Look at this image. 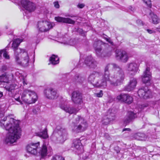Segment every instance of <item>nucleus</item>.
Masks as SVG:
<instances>
[{
    "instance_id": "obj_2",
    "label": "nucleus",
    "mask_w": 160,
    "mask_h": 160,
    "mask_svg": "<svg viewBox=\"0 0 160 160\" xmlns=\"http://www.w3.org/2000/svg\"><path fill=\"white\" fill-rule=\"evenodd\" d=\"M9 118L6 117L3 119L0 120V126L2 128L8 131L9 132L4 140L5 142L7 144L15 142L20 138L21 136V131L19 127L18 121L10 118L9 122L7 123L5 126L4 125L5 122L7 118Z\"/></svg>"
},
{
    "instance_id": "obj_3",
    "label": "nucleus",
    "mask_w": 160,
    "mask_h": 160,
    "mask_svg": "<svg viewBox=\"0 0 160 160\" xmlns=\"http://www.w3.org/2000/svg\"><path fill=\"white\" fill-rule=\"evenodd\" d=\"M39 145V142L35 143H31L27 146V150L29 153L34 155L37 154L38 152L42 157H45L48 153L51 152L52 149L49 148L48 149L47 147L45 144H43L41 148L38 147Z\"/></svg>"
},
{
    "instance_id": "obj_15",
    "label": "nucleus",
    "mask_w": 160,
    "mask_h": 160,
    "mask_svg": "<svg viewBox=\"0 0 160 160\" xmlns=\"http://www.w3.org/2000/svg\"><path fill=\"white\" fill-rule=\"evenodd\" d=\"M21 3L24 8L29 12H33L36 9L35 4L29 1L22 0L21 1Z\"/></svg>"
},
{
    "instance_id": "obj_46",
    "label": "nucleus",
    "mask_w": 160,
    "mask_h": 160,
    "mask_svg": "<svg viewBox=\"0 0 160 160\" xmlns=\"http://www.w3.org/2000/svg\"><path fill=\"white\" fill-rule=\"evenodd\" d=\"M138 25H142V22L140 20H138L136 21Z\"/></svg>"
},
{
    "instance_id": "obj_33",
    "label": "nucleus",
    "mask_w": 160,
    "mask_h": 160,
    "mask_svg": "<svg viewBox=\"0 0 160 160\" xmlns=\"http://www.w3.org/2000/svg\"><path fill=\"white\" fill-rule=\"evenodd\" d=\"M134 138L138 140H144L146 138V136L144 133H138L134 135Z\"/></svg>"
},
{
    "instance_id": "obj_30",
    "label": "nucleus",
    "mask_w": 160,
    "mask_h": 160,
    "mask_svg": "<svg viewBox=\"0 0 160 160\" xmlns=\"http://www.w3.org/2000/svg\"><path fill=\"white\" fill-rule=\"evenodd\" d=\"M96 55L99 57L103 58L108 56L105 51H102V48H98L95 49Z\"/></svg>"
},
{
    "instance_id": "obj_16",
    "label": "nucleus",
    "mask_w": 160,
    "mask_h": 160,
    "mask_svg": "<svg viewBox=\"0 0 160 160\" xmlns=\"http://www.w3.org/2000/svg\"><path fill=\"white\" fill-rule=\"evenodd\" d=\"M116 57L117 59L124 62H126L128 58L126 52L122 50H117L116 51Z\"/></svg>"
},
{
    "instance_id": "obj_31",
    "label": "nucleus",
    "mask_w": 160,
    "mask_h": 160,
    "mask_svg": "<svg viewBox=\"0 0 160 160\" xmlns=\"http://www.w3.org/2000/svg\"><path fill=\"white\" fill-rule=\"evenodd\" d=\"M149 15L152 19V23L154 24H157L159 23L160 19L156 15L154 14L153 12H151L150 13Z\"/></svg>"
},
{
    "instance_id": "obj_8",
    "label": "nucleus",
    "mask_w": 160,
    "mask_h": 160,
    "mask_svg": "<svg viewBox=\"0 0 160 160\" xmlns=\"http://www.w3.org/2000/svg\"><path fill=\"white\" fill-rule=\"evenodd\" d=\"M59 107L61 109L64 110L66 112L70 114H76L79 111L78 108L70 106L67 104V102H62L59 105Z\"/></svg>"
},
{
    "instance_id": "obj_41",
    "label": "nucleus",
    "mask_w": 160,
    "mask_h": 160,
    "mask_svg": "<svg viewBox=\"0 0 160 160\" xmlns=\"http://www.w3.org/2000/svg\"><path fill=\"white\" fill-rule=\"evenodd\" d=\"M148 105L147 104H144L142 105H140L139 106V107L141 109V110H142L144 109L145 108L148 107Z\"/></svg>"
},
{
    "instance_id": "obj_43",
    "label": "nucleus",
    "mask_w": 160,
    "mask_h": 160,
    "mask_svg": "<svg viewBox=\"0 0 160 160\" xmlns=\"http://www.w3.org/2000/svg\"><path fill=\"white\" fill-rule=\"evenodd\" d=\"M54 7L57 8H59V5L58 3V1L55 2H53Z\"/></svg>"
},
{
    "instance_id": "obj_49",
    "label": "nucleus",
    "mask_w": 160,
    "mask_h": 160,
    "mask_svg": "<svg viewBox=\"0 0 160 160\" xmlns=\"http://www.w3.org/2000/svg\"><path fill=\"white\" fill-rule=\"evenodd\" d=\"M15 99L17 101H18L20 104H22V102L20 100L19 97L17 98H15Z\"/></svg>"
},
{
    "instance_id": "obj_37",
    "label": "nucleus",
    "mask_w": 160,
    "mask_h": 160,
    "mask_svg": "<svg viewBox=\"0 0 160 160\" xmlns=\"http://www.w3.org/2000/svg\"><path fill=\"white\" fill-rule=\"evenodd\" d=\"M3 56L6 59H9L10 58V57L8 54V52L6 51V49H3Z\"/></svg>"
},
{
    "instance_id": "obj_28",
    "label": "nucleus",
    "mask_w": 160,
    "mask_h": 160,
    "mask_svg": "<svg viewBox=\"0 0 160 160\" xmlns=\"http://www.w3.org/2000/svg\"><path fill=\"white\" fill-rule=\"evenodd\" d=\"M0 82L8 83L9 82V76L6 73L0 76Z\"/></svg>"
},
{
    "instance_id": "obj_50",
    "label": "nucleus",
    "mask_w": 160,
    "mask_h": 160,
    "mask_svg": "<svg viewBox=\"0 0 160 160\" xmlns=\"http://www.w3.org/2000/svg\"><path fill=\"white\" fill-rule=\"evenodd\" d=\"M129 9L132 11L134 12L135 10L134 8L132 7V6H130L129 8Z\"/></svg>"
},
{
    "instance_id": "obj_42",
    "label": "nucleus",
    "mask_w": 160,
    "mask_h": 160,
    "mask_svg": "<svg viewBox=\"0 0 160 160\" xmlns=\"http://www.w3.org/2000/svg\"><path fill=\"white\" fill-rule=\"evenodd\" d=\"M104 137L107 139L110 140L111 139V138L109 135L107 133H105L104 134Z\"/></svg>"
},
{
    "instance_id": "obj_39",
    "label": "nucleus",
    "mask_w": 160,
    "mask_h": 160,
    "mask_svg": "<svg viewBox=\"0 0 160 160\" xmlns=\"http://www.w3.org/2000/svg\"><path fill=\"white\" fill-rule=\"evenodd\" d=\"M94 95L98 97H102L103 95V91L102 90H101L99 92L95 93Z\"/></svg>"
},
{
    "instance_id": "obj_52",
    "label": "nucleus",
    "mask_w": 160,
    "mask_h": 160,
    "mask_svg": "<svg viewBox=\"0 0 160 160\" xmlns=\"http://www.w3.org/2000/svg\"><path fill=\"white\" fill-rule=\"evenodd\" d=\"M3 52V50H0V59H1L2 58V54Z\"/></svg>"
},
{
    "instance_id": "obj_57",
    "label": "nucleus",
    "mask_w": 160,
    "mask_h": 160,
    "mask_svg": "<svg viewBox=\"0 0 160 160\" xmlns=\"http://www.w3.org/2000/svg\"><path fill=\"white\" fill-rule=\"evenodd\" d=\"M68 16L69 17H72H72H75V16H72V15H68Z\"/></svg>"
},
{
    "instance_id": "obj_29",
    "label": "nucleus",
    "mask_w": 160,
    "mask_h": 160,
    "mask_svg": "<svg viewBox=\"0 0 160 160\" xmlns=\"http://www.w3.org/2000/svg\"><path fill=\"white\" fill-rule=\"evenodd\" d=\"M96 55L99 57L103 58L108 56L105 51H102V48H98L95 49Z\"/></svg>"
},
{
    "instance_id": "obj_7",
    "label": "nucleus",
    "mask_w": 160,
    "mask_h": 160,
    "mask_svg": "<svg viewBox=\"0 0 160 160\" xmlns=\"http://www.w3.org/2000/svg\"><path fill=\"white\" fill-rule=\"evenodd\" d=\"M71 100L75 104L78 106L83 102L82 93L78 91H74L72 93Z\"/></svg>"
},
{
    "instance_id": "obj_44",
    "label": "nucleus",
    "mask_w": 160,
    "mask_h": 160,
    "mask_svg": "<svg viewBox=\"0 0 160 160\" xmlns=\"http://www.w3.org/2000/svg\"><path fill=\"white\" fill-rule=\"evenodd\" d=\"M7 69V67L6 65H3L1 68V70L2 71L4 72L6 71Z\"/></svg>"
},
{
    "instance_id": "obj_25",
    "label": "nucleus",
    "mask_w": 160,
    "mask_h": 160,
    "mask_svg": "<svg viewBox=\"0 0 160 160\" xmlns=\"http://www.w3.org/2000/svg\"><path fill=\"white\" fill-rule=\"evenodd\" d=\"M81 140L79 139L76 138L73 140V147L79 152L78 153L81 152V148H82Z\"/></svg>"
},
{
    "instance_id": "obj_51",
    "label": "nucleus",
    "mask_w": 160,
    "mask_h": 160,
    "mask_svg": "<svg viewBox=\"0 0 160 160\" xmlns=\"http://www.w3.org/2000/svg\"><path fill=\"white\" fill-rule=\"evenodd\" d=\"M130 131L131 129L129 128H124L122 130V132H124V131Z\"/></svg>"
},
{
    "instance_id": "obj_54",
    "label": "nucleus",
    "mask_w": 160,
    "mask_h": 160,
    "mask_svg": "<svg viewBox=\"0 0 160 160\" xmlns=\"http://www.w3.org/2000/svg\"><path fill=\"white\" fill-rule=\"evenodd\" d=\"M157 29L160 32V25L157 28Z\"/></svg>"
},
{
    "instance_id": "obj_6",
    "label": "nucleus",
    "mask_w": 160,
    "mask_h": 160,
    "mask_svg": "<svg viewBox=\"0 0 160 160\" xmlns=\"http://www.w3.org/2000/svg\"><path fill=\"white\" fill-rule=\"evenodd\" d=\"M21 54V60L20 59L18 55L15 56V60L17 63L24 67H27L28 65L29 58L27 51L25 50H23Z\"/></svg>"
},
{
    "instance_id": "obj_11",
    "label": "nucleus",
    "mask_w": 160,
    "mask_h": 160,
    "mask_svg": "<svg viewBox=\"0 0 160 160\" xmlns=\"http://www.w3.org/2000/svg\"><path fill=\"white\" fill-rule=\"evenodd\" d=\"M127 67L128 73L132 76L135 75L138 69V65L136 63L134 62L128 63Z\"/></svg>"
},
{
    "instance_id": "obj_32",
    "label": "nucleus",
    "mask_w": 160,
    "mask_h": 160,
    "mask_svg": "<svg viewBox=\"0 0 160 160\" xmlns=\"http://www.w3.org/2000/svg\"><path fill=\"white\" fill-rule=\"evenodd\" d=\"M36 135L42 138L46 139L48 138L47 133V130L46 128L42 132L36 133Z\"/></svg>"
},
{
    "instance_id": "obj_20",
    "label": "nucleus",
    "mask_w": 160,
    "mask_h": 160,
    "mask_svg": "<svg viewBox=\"0 0 160 160\" xmlns=\"http://www.w3.org/2000/svg\"><path fill=\"white\" fill-rule=\"evenodd\" d=\"M137 117V113L131 111H128L124 119V122L127 124L132 122Z\"/></svg>"
},
{
    "instance_id": "obj_19",
    "label": "nucleus",
    "mask_w": 160,
    "mask_h": 160,
    "mask_svg": "<svg viewBox=\"0 0 160 160\" xmlns=\"http://www.w3.org/2000/svg\"><path fill=\"white\" fill-rule=\"evenodd\" d=\"M138 96L141 98L146 99L149 97L150 91L148 89L142 87L139 89L138 92Z\"/></svg>"
},
{
    "instance_id": "obj_56",
    "label": "nucleus",
    "mask_w": 160,
    "mask_h": 160,
    "mask_svg": "<svg viewBox=\"0 0 160 160\" xmlns=\"http://www.w3.org/2000/svg\"><path fill=\"white\" fill-rule=\"evenodd\" d=\"M22 82L23 83V84L24 85L25 84H27V83L25 81V80H23L22 81Z\"/></svg>"
},
{
    "instance_id": "obj_24",
    "label": "nucleus",
    "mask_w": 160,
    "mask_h": 160,
    "mask_svg": "<svg viewBox=\"0 0 160 160\" xmlns=\"http://www.w3.org/2000/svg\"><path fill=\"white\" fill-rule=\"evenodd\" d=\"M85 80V78L79 73L75 74L72 79L73 82L76 83L82 84Z\"/></svg>"
},
{
    "instance_id": "obj_4",
    "label": "nucleus",
    "mask_w": 160,
    "mask_h": 160,
    "mask_svg": "<svg viewBox=\"0 0 160 160\" xmlns=\"http://www.w3.org/2000/svg\"><path fill=\"white\" fill-rule=\"evenodd\" d=\"M72 124V130L76 133L84 131L88 127V124L86 121L79 116L76 118L74 122H73Z\"/></svg>"
},
{
    "instance_id": "obj_36",
    "label": "nucleus",
    "mask_w": 160,
    "mask_h": 160,
    "mask_svg": "<svg viewBox=\"0 0 160 160\" xmlns=\"http://www.w3.org/2000/svg\"><path fill=\"white\" fill-rule=\"evenodd\" d=\"M52 160H65L64 158L60 155H55L53 156Z\"/></svg>"
},
{
    "instance_id": "obj_13",
    "label": "nucleus",
    "mask_w": 160,
    "mask_h": 160,
    "mask_svg": "<svg viewBox=\"0 0 160 160\" xmlns=\"http://www.w3.org/2000/svg\"><path fill=\"white\" fill-rule=\"evenodd\" d=\"M44 93L46 97L50 99H55L58 96L56 91L52 88L45 89Z\"/></svg>"
},
{
    "instance_id": "obj_45",
    "label": "nucleus",
    "mask_w": 160,
    "mask_h": 160,
    "mask_svg": "<svg viewBox=\"0 0 160 160\" xmlns=\"http://www.w3.org/2000/svg\"><path fill=\"white\" fill-rule=\"evenodd\" d=\"M85 5L83 3H79L77 7L80 8H82L84 7Z\"/></svg>"
},
{
    "instance_id": "obj_27",
    "label": "nucleus",
    "mask_w": 160,
    "mask_h": 160,
    "mask_svg": "<svg viewBox=\"0 0 160 160\" xmlns=\"http://www.w3.org/2000/svg\"><path fill=\"white\" fill-rule=\"evenodd\" d=\"M49 61L52 64L55 65L59 63V58L57 56L53 54L49 58Z\"/></svg>"
},
{
    "instance_id": "obj_23",
    "label": "nucleus",
    "mask_w": 160,
    "mask_h": 160,
    "mask_svg": "<svg viewBox=\"0 0 160 160\" xmlns=\"http://www.w3.org/2000/svg\"><path fill=\"white\" fill-rule=\"evenodd\" d=\"M55 19L58 22L74 24L75 21L69 18L62 17L59 16L56 17Z\"/></svg>"
},
{
    "instance_id": "obj_10",
    "label": "nucleus",
    "mask_w": 160,
    "mask_h": 160,
    "mask_svg": "<svg viewBox=\"0 0 160 160\" xmlns=\"http://www.w3.org/2000/svg\"><path fill=\"white\" fill-rule=\"evenodd\" d=\"M60 135L57 139L60 141L63 142L66 139L67 133L65 128H62L60 126H57L56 130L54 132V133L55 134L56 132Z\"/></svg>"
},
{
    "instance_id": "obj_21",
    "label": "nucleus",
    "mask_w": 160,
    "mask_h": 160,
    "mask_svg": "<svg viewBox=\"0 0 160 160\" xmlns=\"http://www.w3.org/2000/svg\"><path fill=\"white\" fill-rule=\"evenodd\" d=\"M137 83V82L136 78H130L128 84L125 87L124 90L129 92L133 90L135 88Z\"/></svg>"
},
{
    "instance_id": "obj_38",
    "label": "nucleus",
    "mask_w": 160,
    "mask_h": 160,
    "mask_svg": "<svg viewBox=\"0 0 160 160\" xmlns=\"http://www.w3.org/2000/svg\"><path fill=\"white\" fill-rule=\"evenodd\" d=\"M144 2L149 8H151L152 4L150 0H143Z\"/></svg>"
},
{
    "instance_id": "obj_53",
    "label": "nucleus",
    "mask_w": 160,
    "mask_h": 160,
    "mask_svg": "<svg viewBox=\"0 0 160 160\" xmlns=\"http://www.w3.org/2000/svg\"><path fill=\"white\" fill-rule=\"evenodd\" d=\"M32 112H33V113H35V114H36L37 111L35 109H33L32 110Z\"/></svg>"
},
{
    "instance_id": "obj_5",
    "label": "nucleus",
    "mask_w": 160,
    "mask_h": 160,
    "mask_svg": "<svg viewBox=\"0 0 160 160\" xmlns=\"http://www.w3.org/2000/svg\"><path fill=\"white\" fill-rule=\"evenodd\" d=\"M21 98L25 103L30 104L35 102L37 99V96L34 92L25 89L22 93Z\"/></svg>"
},
{
    "instance_id": "obj_47",
    "label": "nucleus",
    "mask_w": 160,
    "mask_h": 160,
    "mask_svg": "<svg viewBox=\"0 0 160 160\" xmlns=\"http://www.w3.org/2000/svg\"><path fill=\"white\" fill-rule=\"evenodd\" d=\"M147 31L148 33H149L150 34H152L153 33H154L155 32L154 31L152 30L149 29H147Z\"/></svg>"
},
{
    "instance_id": "obj_12",
    "label": "nucleus",
    "mask_w": 160,
    "mask_h": 160,
    "mask_svg": "<svg viewBox=\"0 0 160 160\" xmlns=\"http://www.w3.org/2000/svg\"><path fill=\"white\" fill-rule=\"evenodd\" d=\"M117 99L119 101L124 102L129 104L132 102L133 99L132 96L128 94L122 93L118 96Z\"/></svg>"
},
{
    "instance_id": "obj_34",
    "label": "nucleus",
    "mask_w": 160,
    "mask_h": 160,
    "mask_svg": "<svg viewBox=\"0 0 160 160\" xmlns=\"http://www.w3.org/2000/svg\"><path fill=\"white\" fill-rule=\"evenodd\" d=\"M16 86V85L15 84L13 83L9 86H5L4 88L7 91L12 93L14 92Z\"/></svg>"
},
{
    "instance_id": "obj_22",
    "label": "nucleus",
    "mask_w": 160,
    "mask_h": 160,
    "mask_svg": "<svg viewBox=\"0 0 160 160\" xmlns=\"http://www.w3.org/2000/svg\"><path fill=\"white\" fill-rule=\"evenodd\" d=\"M85 64L91 68H95L97 66V62L91 55L87 57L85 59Z\"/></svg>"
},
{
    "instance_id": "obj_55",
    "label": "nucleus",
    "mask_w": 160,
    "mask_h": 160,
    "mask_svg": "<svg viewBox=\"0 0 160 160\" xmlns=\"http://www.w3.org/2000/svg\"><path fill=\"white\" fill-rule=\"evenodd\" d=\"M13 33V32L12 31L10 33H8V34L9 35H12Z\"/></svg>"
},
{
    "instance_id": "obj_14",
    "label": "nucleus",
    "mask_w": 160,
    "mask_h": 160,
    "mask_svg": "<svg viewBox=\"0 0 160 160\" xmlns=\"http://www.w3.org/2000/svg\"><path fill=\"white\" fill-rule=\"evenodd\" d=\"M22 41V39L17 38L13 42L12 47L14 51L15 56L19 55V53H22L23 50H25L24 49H22L20 48H18L20 44Z\"/></svg>"
},
{
    "instance_id": "obj_35",
    "label": "nucleus",
    "mask_w": 160,
    "mask_h": 160,
    "mask_svg": "<svg viewBox=\"0 0 160 160\" xmlns=\"http://www.w3.org/2000/svg\"><path fill=\"white\" fill-rule=\"evenodd\" d=\"M103 44V42L100 40H98L94 42L93 46L94 49L102 48V45Z\"/></svg>"
},
{
    "instance_id": "obj_9",
    "label": "nucleus",
    "mask_w": 160,
    "mask_h": 160,
    "mask_svg": "<svg viewBox=\"0 0 160 160\" xmlns=\"http://www.w3.org/2000/svg\"><path fill=\"white\" fill-rule=\"evenodd\" d=\"M52 24L46 21H42L38 22V28L41 32H47L52 28Z\"/></svg>"
},
{
    "instance_id": "obj_48",
    "label": "nucleus",
    "mask_w": 160,
    "mask_h": 160,
    "mask_svg": "<svg viewBox=\"0 0 160 160\" xmlns=\"http://www.w3.org/2000/svg\"><path fill=\"white\" fill-rule=\"evenodd\" d=\"M107 41H108L110 43L111 45H113V42L109 38H107Z\"/></svg>"
},
{
    "instance_id": "obj_26",
    "label": "nucleus",
    "mask_w": 160,
    "mask_h": 160,
    "mask_svg": "<svg viewBox=\"0 0 160 160\" xmlns=\"http://www.w3.org/2000/svg\"><path fill=\"white\" fill-rule=\"evenodd\" d=\"M100 73V72H95L91 74L88 78V81L93 84L94 83L95 80L96 81L99 76Z\"/></svg>"
},
{
    "instance_id": "obj_40",
    "label": "nucleus",
    "mask_w": 160,
    "mask_h": 160,
    "mask_svg": "<svg viewBox=\"0 0 160 160\" xmlns=\"http://www.w3.org/2000/svg\"><path fill=\"white\" fill-rule=\"evenodd\" d=\"M78 32L82 36H85V32L83 31L82 28H78L77 30Z\"/></svg>"
},
{
    "instance_id": "obj_17",
    "label": "nucleus",
    "mask_w": 160,
    "mask_h": 160,
    "mask_svg": "<svg viewBox=\"0 0 160 160\" xmlns=\"http://www.w3.org/2000/svg\"><path fill=\"white\" fill-rule=\"evenodd\" d=\"M142 81L145 84H147L148 85L150 84V81L151 79V74L150 72L149 68L147 67L146 70L143 72V75L142 76Z\"/></svg>"
},
{
    "instance_id": "obj_18",
    "label": "nucleus",
    "mask_w": 160,
    "mask_h": 160,
    "mask_svg": "<svg viewBox=\"0 0 160 160\" xmlns=\"http://www.w3.org/2000/svg\"><path fill=\"white\" fill-rule=\"evenodd\" d=\"M112 110L109 109L107 112V114L105 116L102 121V124L104 125L108 124L110 121L115 119V114L111 112Z\"/></svg>"
},
{
    "instance_id": "obj_1",
    "label": "nucleus",
    "mask_w": 160,
    "mask_h": 160,
    "mask_svg": "<svg viewBox=\"0 0 160 160\" xmlns=\"http://www.w3.org/2000/svg\"><path fill=\"white\" fill-rule=\"evenodd\" d=\"M113 73L110 79L109 69L110 64H108L105 67L103 73H100L99 76L93 85L97 88H105L107 86V81H109L110 84L113 86H117L122 84L125 78V74L122 68L115 63L112 64Z\"/></svg>"
}]
</instances>
